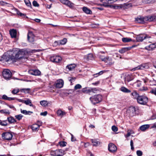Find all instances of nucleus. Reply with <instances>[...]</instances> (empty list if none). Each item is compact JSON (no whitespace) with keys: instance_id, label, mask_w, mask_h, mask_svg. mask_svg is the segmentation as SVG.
Segmentation results:
<instances>
[{"instance_id":"f257e3e1","label":"nucleus","mask_w":156,"mask_h":156,"mask_svg":"<svg viewBox=\"0 0 156 156\" xmlns=\"http://www.w3.org/2000/svg\"><path fill=\"white\" fill-rule=\"evenodd\" d=\"M24 54V52L21 50L17 51L16 50L12 51L10 52L6 58V61L10 60L13 62H16L19 60L23 58L22 56Z\"/></svg>"},{"instance_id":"f03ea898","label":"nucleus","mask_w":156,"mask_h":156,"mask_svg":"<svg viewBox=\"0 0 156 156\" xmlns=\"http://www.w3.org/2000/svg\"><path fill=\"white\" fill-rule=\"evenodd\" d=\"M102 98L101 95L98 94L90 97V100L93 104L95 105L101 102L102 100Z\"/></svg>"},{"instance_id":"7ed1b4c3","label":"nucleus","mask_w":156,"mask_h":156,"mask_svg":"<svg viewBox=\"0 0 156 156\" xmlns=\"http://www.w3.org/2000/svg\"><path fill=\"white\" fill-rule=\"evenodd\" d=\"M138 103L141 105H146L148 101V98L145 96L140 95L137 100Z\"/></svg>"},{"instance_id":"20e7f679","label":"nucleus","mask_w":156,"mask_h":156,"mask_svg":"<svg viewBox=\"0 0 156 156\" xmlns=\"http://www.w3.org/2000/svg\"><path fill=\"white\" fill-rule=\"evenodd\" d=\"M64 151L61 149L52 151L50 154L52 156H62L64 154Z\"/></svg>"},{"instance_id":"39448f33","label":"nucleus","mask_w":156,"mask_h":156,"mask_svg":"<svg viewBox=\"0 0 156 156\" xmlns=\"http://www.w3.org/2000/svg\"><path fill=\"white\" fill-rule=\"evenodd\" d=\"M149 68V66L148 64L147 63H145L138 66L137 67L133 68L131 70L134 71L137 70L146 69H148Z\"/></svg>"},{"instance_id":"423d86ee","label":"nucleus","mask_w":156,"mask_h":156,"mask_svg":"<svg viewBox=\"0 0 156 156\" xmlns=\"http://www.w3.org/2000/svg\"><path fill=\"white\" fill-rule=\"evenodd\" d=\"M3 77L6 80H9L12 76V73L8 69H4L2 72Z\"/></svg>"},{"instance_id":"0eeeda50","label":"nucleus","mask_w":156,"mask_h":156,"mask_svg":"<svg viewBox=\"0 0 156 156\" xmlns=\"http://www.w3.org/2000/svg\"><path fill=\"white\" fill-rule=\"evenodd\" d=\"M2 138L7 140H10L12 137V135L9 132L4 133L2 134Z\"/></svg>"},{"instance_id":"6e6552de","label":"nucleus","mask_w":156,"mask_h":156,"mask_svg":"<svg viewBox=\"0 0 156 156\" xmlns=\"http://www.w3.org/2000/svg\"><path fill=\"white\" fill-rule=\"evenodd\" d=\"M150 37L145 34H140L137 35L136 39L137 42H141L146 38H150Z\"/></svg>"},{"instance_id":"1a4fd4ad","label":"nucleus","mask_w":156,"mask_h":156,"mask_svg":"<svg viewBox=\"0 0 156 156\" xmlns=\"http://www.w3.org/2000/svg\"><path fill=\"white\" fill-rule=\"evenodd\" d=\"M146 16L145 17L139 16L135 19V21L138 23H144L147 22Z\"/></svg>"},{"instance_id":"9d476101","label":"nucleus","mask_w":156,"mask_h":156,"mask_svg":"<svg viewBox=\"0 0 156 156\" xmlns=\"http://www.w3.org/2000/svg\"><path fill=\"white\" fill-rule=\"evenodd\" d=\"M64 84V81L61 79L57 80L55 82L54 86L57 88H60L62 87Z\"/></svg>"},{"instance_id":"9b49d317","label":"nucleus","mask_w":156,"mask_h":156,"mask_svg":"<svg viewBox=\"0 0 156 156\" xmlns=\"http://www.w3.org/2000/svg\"><path fill=\"white\" fill-rule=\"evenodd\" d=\"M35 36L31 31H30L27 34V39L30 42H33L34 41Z\"/></svg>"},{"instance_id":"f8f14e48","label":"nucleus","mask_w":156,"mask_h":156,"mask_svg":"<svg viewBox=\"0 0 156 156\" xmlns=\"http://www.w3.org/2000/svg\"><path fill=\"white\" fill-rule=\"evenodd\" d=\"M61 57L59 56H54L51 57L50 58L51 61L55 62H58L61 61Z\"/></svg>"},{"instance_id":"ddd939ff","label":"nucleus","mask_w":156,"mask_h":156,"mask_svg":"<svg viewBox=\"0 0 156 156\" xmlns=\"http://www.w3.org/2000/svg\"><path fill=\"white\" fill-rule=\"evenodd\" d=\"M117 147L115 144L112 143H110L108 145V150L110 152L113 153L117 150Z\"/></svg>"},{"instance_id":"4468645a","label":"nucleus","mask_w":156,"mask_h":156,"mask_svg":"<svg viewBox=\"0 0 156 156\" xmlns=\"http://www.w3.org/2000/svg\"><path fill=\"white\" fill-rule=\"evenodd\" d=\"M28 72L30 74L34 76H39L41 73V72L37 69H31L29 70Z\"/></svg>"},{"instance_id":"2eb2a0df","label":"nucleus","mask_w":156,"mask_h":156,"mask_svg":"<svg viewBox=\"0 0 156 156\" xmlns=\"http://www.w3.org/2000/svg\"><path fill=\"white\" fill-rule=\"evenodd\" d=\"M61 3L71 8L73 6L74 4L68 0H59Z\"/></svg>"},{"instance_id":"dca6fc26","label":"nucleus","mask_w":156,"mask_h":156,"mask_svg":"<svg viewBox=\"0 0 156 156\" xmlns=\"http://www.w3.org/2000/svg\"><path fill=\"white\" fill-rule=\"evenodd\" d=\"M134 79L133 76L131 74H127L126 75L125 78V82L126 83L133 80Z\"/></svg>"},{"instance_id":"f3484780","label":"nucleus","mask_w":156,"mask_h":156,"mask_svg":"<svg viewBox=\"0 0 156 156\" xmlns=\"http://www.w3.org/2000/svg\"><path fill=\"white\" fill-rule=\"evenodd\" d=\"M147 21H156V16L151 15L146 16Z\"/></svg>"},{"instance_id":"a211bd4d","label":"nucleus","mask_w":156,"mask_h":156,"mask_svg":"<svg viewBox=\"0 0 156 156\" xmlns=\"http://www.w3.org/2000/svg\"><path fill=\"white\" fill-rule=\"evenodd\" d=\"M131 95L132 96V97L134 99L137 100V98L140 96V95L136 90H134L131 93Z\"/></svg>"},{"instance_id":"6ab92c4d","label":"nucleus","mask_w":156,"mask_h":156,"mask_svg":"<svg viewBox=\"0 0 156 156\" xmlns=\"http://www.w3.org/2000/svg\"><path fill=\"white\" fill-rule=\"evenodd\" d=\"M156 48V45L154 43L146 46L145 47V49L149 51H151L153 50Z\"/></svg>"},{"instance_id":"aec40b11","label":"nucleus","mask_w":156,"mask_h":156,"mask_svg":"<svg viewBox=\"0 0 156 156\" xmlns=\"http://www.w3.org/2000/svg\"><path fill=\"white\" fill-rule=\"evenodd\" d=\"M10 35L12 38H15L16 36V31L14 29H12L9 31Z\"/></svg>"},{"instance_id":"412c9836","label":"nucleus","mask_w":156,"mask_h":156,"mask_svg":"<svg viewBox=\"0 0 156 156\" xmlns=\"http://www.w3.org/2000/svg\"><path fill=\"white\" fill-rule=\"evenodd\" d=\"M120 90L125 93H129L131 91L130 90L127 88L124 87H122L120 88Z\"/></svg>"},{"instance_id":"4be33fe9","label":"nucleus","mask_w":156,"mask_h":156,"mask_svg":"<svg viewBox=\"0 0 156 156\" xmlns=\"http://www.w3.org/2000/svg\"><path fill=\"white\" fill-rule=\"evenodd\" d=\"M83 10L86 14H91L92 13V11L90 9L86 7H83Z\"/></svg>"},{"instance_id":"5701e85b","label":"nucleus","mask_w":156,"mask_h":156,"mask_svg":"<svg viewBox=\"0 0 156 156\" xmlns=\"http://www.w3.org/2000/svg\"><path fill=\"white\" fill-rule=\"evenodd\" d=\"M7 120L9 123H12L16 122V120L12 116H10L7 118Z\"/></svg>"},{"instance_id":"b1692460","label":"nucleus","mask_w":156,"mask_h":156,"mask_svg":"<svg viewBox=\"0 0 156 156\" xmlns=\"http://www.w3.org/2000/svg\"><path fill=\"white\" fill-rule=\"evenodd\" d=\"M149 126H150L149 125H144L140 126V129L142 131H144L148 129L149 128Z\"/></svg>"},{"instance_id":"393cba45","label":"nucleus","mask_w":156,"mask_h":156,"mask_svg":"<svg viewBox=\"0 0 156 156\" xmlns=\"http://www.w3.org/2000/svg\"><path fill=\"white\" fill-rule=\"evenodd\" d=\"M57 114L58 116H60L62 117L66 115V112L62 111L61 110H58L57 111Z\"/></svg>"},{"instance_id":"a878e982","label":"nucleus","mask_w":156,"mask_h":156,"mask_svg":"<svg viewBox=\"0 0 156 156\" xmlns=\"http://www.w3.org/2000/svg\"><path fill=\"white\" fill-rule=\"evenodd\" d=\"M76 65L74 64H70L68 65L66 67V68L68 69L69 70H72L74 69L76 67Z\"/></svg>"},{"instance_id":"bb28decb","label":"nucleus","mask_w":156,"mask_h":156,"mask_svg":"<svg viewBox=\"0 0 156 156\" xmlns=\"http://www.w3.org/2000/svg\"><path fill=\"white\" fill-rule=\"evenodd\" d=\"M2 99L5 100H8L9 101H11L12 100H14L15 99V98H10L7 97L6 95L4 94L3 95L2 98Z\"/></svg>"},{"instance_id":"cd10ccee","label":"nucleus","mask_w":156,"mask_h":156,"mask_svg":"<svg viewBox=\"0 0 156 156\" xmlns=\"http://www.w3.org/2000/svg\"><path fill=\"white\" fill-rule=\"evenodd\" d=\"M23 103L27 105H29L30 106L33 107V105L32 104L31 100L29 99H28L26 100L23 101Z\"/></svg>"},{"instance_id":"c85d7f7f","label":"nucleus","mask_w":156,"mask_h":156,"mask_svg":"<svg viewBox=\"0 0 156 156\" xmlns=\"http://www.w3.org/2000/svg\"><path fill=\"white\" fill-rule=\"evenodd\" d=\"M39 126L37 124L33 125L31 127V129L33 131H37L39 129Z\"/></svg>"},{"instance_id":"c756f323","label":"nucleus","mask_w":156,"mask_h":156,"mask_svg":"<svg viewBox=\"0 0 156 156\" xmlns=\"http://www.w3.org/2000/svg\"><path fill=\"white\" fill-rule=\"evenodd\" d=\"M21 112L22 113L24 114L25 115H30L31 114L33 113L32 112L30 111H27L26 110H22L21 109Z\"/></svg>"},{"instance_id":"7c9ffc66","label":"nucleus","mask_w":156,"mask_h":156,"mask_svg":"<svg viewBox=\"0 0 156 156\" xmlns=\"http://www.w3.org/2000/svg\"><path fill=\"white\" fill-rule=\"evenodd\" d=\"M91 141L92 143V145L94 146H96L100 144V142L99 141L95 139H91Z\"/></svg>"},{"instance_id":"2f4dec72","label":"nucleus","mask_w":156,"mask_h":156,"mask_svg":"<svg viewBox=\"0 0 156 156\" xmlns=\"http://www.w3.org/2000/svg\"><path fill=\"white\" fill-rule=\"evenodd\" d=\"M122 41L124 43L129 42L133 41L131 38L128 37H123L122 38Z\"/></svg>"},{"instance_id":"473e14b6","label":"nucleus","mask_w":156,"mask_h":156,"mask_svg":"<svg viewBox=\"0 0 156 156\" xmlns=\"http://www.w3.org/2000/svg\"><path fill=\"white\" fill-rule=\"evenodd\" d=\"M107 64L109 65H112L114 63V62L112 61V59L111 58L108 57L106 62Z\"/></svg>"},{"instance_id":"72a5a7b5","label":"nucleus","mask_w":156,"mask_h":156,"mask_svg":"<svg viewBox=\"0 0 156 156\" xmlns=\"http://www.w3.org/2000/svg\"><path fill=\"white\" fill-rule=\"evenodd\" d=\"M16 13L18 15L20 16L23 17V18H27V17L26 16V15L25 14L21 12H20L18 10H16Z\"/></svg>"},{"instance_id":"f704fd0d","label":"nucleus","mask_w":156,"mask_h":156,"mask_svg":"<svg viewBox=\"0 0 156 156\" xmlns=\"http://www.w3.org/2000/svg\"><path fill=\"white\" fill-rule=\"evenodd\" d=\"M16 13L18 15L20 16L23 17V18H27V17L26 16V15L25 14L21 12H20L18 10H16Z\"/></svg>"},{"instance_id":"c9c22d12","label":"nucleus","mask_w":156,"mask_h":156,"mask_svg":"<svg viewBox=\"0 0 156 156\" xmlns=\"http://www.w3.org/2000/svg\"><path fill=\"white\" fill-rule=\"evenodd\" d=\"M67 39L66 38H64L62 40L60 41H59V43L60 44V45H63L65 44L67 42Z\"/></svg>"},{"instance_id":"e433bc0d","label":"nucleus","mask_w":156,"mask_h":156,"mask_svg":"<svg viewBox=\"0 0 156 156\" xmlns=\"http://www.w3.org/2000/svg\"><path fill=\"white\" fill-rule=\"evenodd\" d=\"M0 112L1 113L4 114L5 115L9 114L10 112L7 110H0Z\"/></svg>"},{"instance_id":"4c0bfd02","label":"nucleus","mask_w":156,"mask_h":156,"mask_svg":"<svg viewBox=\"0 0 156 156\" xmlns=\"http://www.w3.org/2000/svg\"><path fill=\"white\" fill-rule=\"evenodd\" d=\"M40 104L42 106L44 107H45L48 105V103L46 101H41Z\"/></svg>"},{"instance_id":"58836bf2","label":"nucleus","mask_w":156,"mask_h":156,"mask_svg":"<svg viewBox=\"0 0 156 156\" xmlns=\"http://www.w3.org/2000/svg\"><path fill=\"white\" fill-rule=\"evenodd\" d=\"M59 145L62 147H64L66 146L67 143L64 141L59 142L58 143Z\"/></svg>"},{"instance_id":"ea45409f","label":"nucleus","mask_w":156,"mask_h":156,"mask_svg":"<svg viewBox=\"0 0 156 156\" xmlns=\"http://www.w3.org/2000/svg\"><path fill=\"white\" fill-rule=\"evenodd\" d=\"M149 82L150 85H155L156 84V80L152 79L149 80Z\"/></svg>"},{"instance_id":"a19ab883","label":"nucleus","mask_w":156,"mask_h":156,"mask_svg":"<svg viewBox=\"0 0 156 156\" xmlns=\"http://www.w3.org/2000/svg\"><path fill=\"white\" fill-rule=\"evenodd\" d=\"M134 133L133 131L132 130L128 131L127 134L125 135V136L126 137H129L130 135Z\"/></svg>"},{"instance_id":"79ce46f5","label":"nucleus","mask_w":156,"mask_h":156,"mask_svg":"<svg viewBox=\"0 0 156 156\" xmlns=\"http://www.w3.org/2000/svg\"><path fill=\"white\" fill-rule=\"evenodd\" d=\"M91 92L94 93H97L99 90L97 88H91Z\"/></svg>"},{"instance_id":"37998d69","label":"nucleus","mask_w":156,"mask_h":156,"mask_svg":"<svg viewBox=\"0 0 156 156\" xmlns=\"http://www.w3.org/2000/svg\"><path fill=\"white\" fill-rule=\"evenodd\" d=\"M16 118L18 120H21L23 117V115L21 114L16 115L15 116Z\"/></svg>"},{"instance_id":"c03bdc74","label":"nucleus","mask_w":156,"mask_h":156,"mask_svg":"<svg viewBox=\"0 0 156 156\" xmlns=\"http://www.w3.org/2000/svg\"><path fill=\"white\" fill-rule=\"evenodd\" d=\"M129 110L130 112H132L133 113H134L136 111L135 108L134 107H130Z\"/></svg>"},{"instance_id":"a18cd8bd","label":"nucleus","mask_w":156,"mask_h":156,"mask_svg":"<svg viewBox=\"0 0 156 156\" xmlns=\"http://www.w3.org/2000/svg\"><path fill=\"white\" fill-rule=\"evenodd\" d=\"M30 89V88H24L22 90V91L26 93H29Z\"/></svg>"},{"instance_id":"49530a36","label":"nucleus","mask_w":156,"mask_h":156,"mask_svg":"<svg viewBox=\"0 0 156 156\" xmlns=\"http://www.w3.org/2000/svg\"><path fill=\"white\" fill-rule=\"evenodd\" d=\"M25 3L26 5L29 7L31 6V4L29 0H24Z\"/></svg>"},{"instance_id":"de8ad7c7","label":"nucleus","mask_w":156,"mask_h":156,"mask_svg":"<svg viewBox=\"0 0 156 156\" xmlns=\"http://www.w3.org/2000/svg\"><path fill=\"white\" fill-rule=\"evenodd\" d=\"M126 49L125 48H122L121 49L119 50V51L120 53H123L127 51H126Z\"/></svg>"},{"instance_id":"09e8293b","label":"nucleus","mask_w":156,"mask_h":156,"mask_svg":"<svg viewBox=\"0 0 156 156\" xmlns=\"http://www.w3.org/2000/svg\"><path fill=\"white\" fill-rule=\"evenodd\" d=\"M87 58L88 60H92L93 58V56L92 54H89L87 56Z\"/></svg>"},{"instance_id":"8fccbe9b","label":"nucleus","mask_w":156,"mask_h":156,"mask_svg":"<svg viewBox=\"0 0 156 156\" xmlns=\"http://www.w3.org/2000/svg\"><path fill=\"white\" fill-rule=\"evenodd\" d=\"M82 87L81 86L80 84H76L74 87V89L75 90L80 89Z\"/></svg>"},{"instance_id":"3c124183","label":"nucleus","mask_w":156,"mask_h":156,"mask_svg":"<svg viewBox=\"0 0 156 156\" xmlns=\"http://www.w3.org/2000/svg\"><path fill=\"white\" fill-rule=\"evenodd\" d=\"M104 71H101L98 73H96L94 75L95 77H97L98 75H100L102 74L104 72Z\"/></svg>"},{"instance_id":"603ef678","label":"nucleus","mask_w":156,"mask_h":156,"mask_svg":"<svg viewBox=\"0 0 156 156\" xmlns=\"http://www.w3.org/2000/svg\"><path fill=\"white\" fill-rule=\"evenodd\" d=\"M112 130L115 132H117L118 130V128L115 126H113L112 127Z\"/></svg>"},{"instance_id":"864d4df0","label":"nucleus","mask_w":156,"mask_h":156,"mask_svg":"<svg viewBox=\"0 0 156 156\" xmlns=\"http://www.w3.org/2000/svg\"><path fill=\"white\" fill-rule=\"evenodd\" d=\"M130 145L131 146V149L132 150H133L134 148L133 147V143L132 140H131L130 142Z\"/></svg>"},{"instance_id":"5fc2aeb1","label":"nucleus","mask_w":156,"mask_h":156,"mask_svg":"<svg viewBox=\"0 0 156 156\" xmlns=\"http://www.w3.org/2000/svg\"><path fill=\"white\" fill-rule=\"evenodd\" d=\"M136 154L138 156H141L143 154L142 152L140 150L136 151Z\"/></svg>"},{"instance_id":"6e6d98bb","label":"nucleus","mask_w":156,"mask_h":156,"mask_svg":"<svg viewBox=\"0 0 156 156\" xmlns=\"http://www.w3.org/2000/svg\"><path fill=\"white\" fill-rule=\"evenodd\" d=\"M33 5L35 7H38L39 6L38 4L36 1H34L33 2Z\"/></svg>"},{"instance_id":"4d7b16f0","label":"nucleus","mask_w":156,"mask_h":156,"mask_svg":"<svg viewBox=\"0 0 156 156\" xmlns=\"http://www.w3.org/2000/svg\"><path fill=\"white\" fill-rule=\"evenodd\" d=\"M19 92V90L18 89H14L12 91V93L13 94H16L18 93Z\"/></svg>"},{"instance_id":"13d9d810","label":"nucleus","mask_w":156,"mask_h":156,"mask_svg":"<svg viewBox=\"0 0 156 156\" xmlns=\"http://www.w3.org/2000/svg\"><path fill=\"white\" fill-rule=\"evenodd\" d=\"M7 125L6 120H4L2 121V124H1L2 126H6Z\"/></svg>"},{"instance_id":"bf43d9fd","label":"nucleus","mask_w":156,"mask_h":156,"mask_svg":"<svg viewBox=\"0 0 156 156\" xmlns=\"http://www.w3.org/2000/svg\"><path fill=\"white\" fill-rule=\"evenodd\" d=\"M151 93L154 94L156 96V88H155L154 89H152L151 90Z\"/></svg>"},{"instance_id":"052dcab7","label":"nucleus","mask_w":156,"mask_h":156,"mask_svg":"<svg viewBox=\"0 0 156 156\" xmlns=\"http://www.w3.org/2000/svg\"><path fill=\"white\" fill-rule=\"evenodd\" d=\"M54 46H57L58 45H59L60 44L59 43V41H55L54 42Z\"/></svg>"},{"instance_id":"680f3d73","label":"nucleus","mask_w":156,"mask_h":156,"mask_svg":"<svg viewBox=\"0 0 156 156\" xmlns=\"http://www.w3.org/2000/svg\"><path fill=\"white\" fill-rule=\"evenodd\" d=\"M47 114V111H45L43 112H41V113L40 115H41L46 116Z\"/></svg>"},{"instance_id":"e2e57ef3","label":"nucleus","mask_w":156,"mask_h":156,"mask_svg":"<svg viewBox=\"0 0 156 156\" xmlns=\"http://www.w3.org/2000/svg\"><path fill=\"white\" fill-rule=\"evenodd\" d=\"M100 83L99 81H97L95 83H92V84L95 86H97Z\"/></svg>"},{"instance_id":"0e129e2a","label":"nucleus","mask_w":156,"mask_h":156,"mask_svg":"<svg viewBox=\"0 0 156 156\" xmlns=\"http://www.w3.org/2000/svg\"><path fill=\"white\" fill-rule=\"evenodd\" d=\"M108 57V56H106V57H104V58L103 59V60L102 61H104V62H106Z\"/></svg>"},{"instance_id":"69168bd1","label":"nucleus","mask_w":156,"mask_h":156,"mask_svg":"<svg viewBox=\"0 0 156 156\" xmlns=\"http://www.w3.org/2000/svg\"><path fill=\"white\" fill-rule=\"evenodd\" d=\"M76 79V78L75 77H71L70 78V79L69 80V81L71 82V83H72V81H74Z\"/></svg>"},{"instance_id":"338daca9","label":"nucleus","mask_w":156,"mask_h":156,"mask_svg":"<svg viewBox=\"0 0 156 156\" xmlns=\"http://www.w3.org/2000/svg\"><path fill=\"white\" fill-rule=\"evenodd\" d=\"M71 140L72 141H74L76 140L75 138L73 136L72 134H71Z\"/></svg>"},{"instance_id":"774afa93","label":"nucleus","mask_w":156,"mask_h":156,"mask_svg":"<svg viewBox=\"0 0 156 156\" xmlns=\"http://www.w3.org/2000/svg\"><path fill=\"white\" fill-rule=\"evenodd\" d=\"M133 47V46H132V47H125L126 49V51H127L130 50Z\"/></svg>"}]
</instances>
